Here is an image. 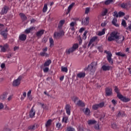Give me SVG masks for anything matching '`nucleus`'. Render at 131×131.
Wrapping results in <instances>:
<instances>
[{"label":"nucleus","mask_w":131,"mask_h":131,"mask_svg":"<svg viewBox=\"0 0 131 131\" xmlns=\"http://www.w3.org/2000/svg\"><path fill=\"white\" fill-rule=\"evenodd\" d=\"M124 37L122 35H120L119 33L114 31L110 34V36L107 38L108 41H115L117 43H121L124 40Z\"/></svg>","instance_id":"nucleus-1"},{"label":"nucleus","mask_w":131,"mask_h":131,"mask_svg":"<svg viewBox=\"0 0 131 131\" xmlns=\"http://www.w3.org/2000/svg\"><path fill=\"white\" fill-rule=\"evenodd\" d=\"M97 68H98V63L94 61L90 64L88 65V70L89 71V72H90V74H94V73L96 72Z\"/></svg>","instance_id":"nucleus-2"},{"label":"nucleus","mask_w":131,"mask_h":131,"mask_svg":"<svg viewBox=\"0 0 131 131\" xmlns=\"http://www.w3.org/2000/svg\"><path fill=\"white\" fill-rule=\"evenodd\" d=\"M64 35V31L62 29H60L59 28H57V32H55L53 34L54 38L56 39H58L61 37V36H63Z\"/></svg>","instance_id":"nucleus-3"},{"label":"nucleus","mask_w":131,"mask_h":131,"mask_svg":"<svg viewBox=\"0 0 131 131\" xmlns=\"http://www.w3.org/2000/svg\"><path fill=\"white\" fill-rule=\"evenodd\" d=\"M78 49V44L75 43L73 46L66 50V53L67 55H70V54L73 53L75 50Z\"/></svg>","instance_id":"nucleus-4"},{"label":"nucleus","mask_w":131,"mask_h":131,"mask_svg":"<svg viewBox=\"0 0 131 131\" xmlns=\"http://www.w3.org/2000/svg\"><path fill=\"white\" fill-rule=\"evenodd\" d=\"M22 78H23V77L20 76H19L16 79L14 80L12 83L13 86H19L21 83V80H22Z\"/></svg>","instance_id":"nucleus-5"},{"label":"nucleus","mask_w":131,"mask_h":131,"mask_svg":"<svg viewBox=\"0 0 131 131\" xmlns=\"http://www.w3.org/2000/svg\"><path fill=\"white\" fill-rule=\"evenodd\" d=\"M131 7V2L128 1L127 3H123L120 4V7L122 8V9H124V10H128L129 8Z\"/></svg>","instance_id":"nucleus-6"},{"label":"nucleus","mask_w":131,"mask_h":131,"mask_svg":"<svg viewBox=\"0 0 131 131\" xmlns=\"http://www.w3.org/2000/svg\"><path fill=\"white\" fill-rule=\"evenodd\" d=\"M107 54V60L108 61V62L111 64V65H113L114 64V61L113 59H112V53H111V52H106Z\"/></svg>","instance_id":"nucleus-7"},{"label":"nucleus","mask_w":131,"mask_h":131,"mask_svg":"<svg viewBox=\"0 0 131 131\" xmlns=\"http://www.w3.org/2000/svg\"><path fill=\"white\" fill-rule=\"evenodd\" d=\"M104 105L105 103L102 102L101 103H100L99 104L93 105L92 106V108L93 109V110H97L98 109H99V108H103V107H104Z\"/></svg>","instance_id":"nucleus-8"},{"label":"nucleus","mask_w":131,"mask_h":131,"mask_svg":"<svg viewBox=\"0 0 131 131\" xmlns=\"http://www.w3.org/2000/svg\"><path fill=\"white\" fill-rule=\"evenodd\" d=\"M42 50V52L40 53V56L41 57H49V54L47 53V52H48V47H45Z\"/></svg>","instance_id":"nucleus-9"},{"label":"nucleus","mask_w":131,"mask_h":131,"mask_svg":"<svg viewBox=\"0 0 131 131\" xmlns=\"http://www.w3.org/2000/svg\"><path fill=\"white\" fill-rule=\"evenodd\" d=\"M105 96L109 97L112 95V88L107 87L105 89Z\"/></svg>","instance_id":"nucleus-10"},{"label":"nucleus","mask_w":131,"mask_h":131,"mask_svg":"<svg viewBox=\"0 0 131 131\" xmlns=\"http://www.w3.org/2000/svg\"><path fill=\"white\" fill-rule=\"evenodd\" d=\"M0 48L2 52L3 53H6V52H7V50L9 49V45H8V43H6L4 46L1 45Z\"/></svg>","instance_id":"nucleus-11"},{"label":"nucleus","mask_w":131,"mask_h":131,"mask_svg":"<svg viewBox=\"0 0 131 131\" xmlns=\"http://www.w3.org/2000/svg\"><path fill=\"white\" fill-rule=\"evenodd\" d=\"M90 22V18L89 17H86L84 19L82 20V25L84 26L89 25V23Z\"/></svg>","instance_id":"nucleus-12"},{"label":"nucleus","mask_w":131,"mask_h":131,"mask_svg":"<svg viewBox=\"0 0 131 131\" xmlns=\"http://www.w3.org/2000/svg\"><path fill=\"white\" fill-rule=\"evenodd\" d=\"M33 106L31 108V110L30 111L29 116L30 118H33L34 117V116L35 115V111H34V108H33Z\"/></svg>","instance_id":"nucleus-13"},{"label":"nucleus","mask_w":131,"mask_h":131,"mask_svg":"<svg viewBox=\"0 0 131 131\" xmlns=\"http://www.w3.org/2000/svg\"><path fill=\"white\" fill-rule=\"evenodd\" d=\"M65 109L68 115H70L71 113V106H70L69 104H67L66 105Z\"/></svg>","instance_id":"nucleus-14"},{"label":"nucleus","mask_w":131,"mask_h":131,"mask_svg":"<svg viewBox=\"0 0 131 131\" xmlns=\"http://www.w3.org/2000/svg\"><path fill=\"white\" fill-rule=\"evenodd\" d=\"M112 68V67L106 65H103L101 67V69H102L103 71H109Z\"/></svg>","instance_id":"nucleus-15"},{"label":"nucleus","mask_w":131,"mask_h":131,"mask_svg":"<svg viewBox=\"0 0 131 131\" xmlns=\"http://www.w3.org/2000/svg\"><path fill=\"white\" fill-rule=\"evenodd\" d=\"M1 35L6 39L8 37V28L6 29V30L2 31L1 33Z\"/></svg>","instance_id":"nucleus-16"},{"label":"nucleus","mask_w":131,"mask_h":131,"mask_svg":"<svg viewBox=\"0 0 131 131\" xmlns=\"http://www.w3.org/2000/svg\"><path fill=\"white\" fill-rule=\"evenodd\" d=\"M45 33V30H40L36 32V35L37 37H41L42 35H43Z\"/></svg>","instance_id":"nucleus-17"},{"label":"nucleus","mask_w":131,"mask_h":131,"mask_svg":"<svg viewBox=\"0 0 131 131\" xmlns=\"http://www.w3.org/2000/svg\"><path fill=\"white\" fill-rule=\"evenodd\" d=\"M26 37H27L26 35H25L24 34H22L19 35V39L20 40H21L22 41H24L26 40Z\"/></svg>","instance_id":"nucleus-18"},{"label":"nucleus","mask_w":131,"mask_h":131,"mask_svg":"<svg viewBox=\"0 0 131 131\" xmlns=\"http://www.w3.org/2000/svg\"><path fill=\"white\" fill-rule=\"evenodd\" d=\"M38 126H37V124H34L33 125H31L30 126L28 127L29 129L31 130H34L35 128H37Z\"/></svg>","instance_id":"nucleus-19"},{"label":"nucleus","mask_w":131,"mask_h":131,"mask_svg":"<svg viewBox=\"0 0 131 131\" xmlns=\"http://www.w3.org/2000/svg\"><path fill=\"white\" fill-rule=\"evenodd\" d=\"M77 76L78 78H83L85 77V73L80 72L77 74Z\"/></svg>","instance_id":"nucleus-20"},{"label":"nucleus","mask_w":131,"mask_h":131,"mask_svg":"<svg viewBox=\"0 0 131 131\" xmlns=\"http://www.w3.org/2000/svg\"><path fill=\"white\" fill-rule=\"evenodd\" d=\"M34 29H35V28H34V27H31L29 28L28 29H27L25 31V33H27V34H28V33H30V32L31 31H32V30H33Z\"/></svg>","instance_id":"nucleus-21"},{"label":"nucleus","mask_w":131,"mask_h":131,"mask_svg":"<svg viewBox=\"0 0 131 131\" xmlns=\"http://www.w3.org/2000/svg\"><path fill=\"white\" fill-rule=\"evenodd\" d=\"M19 16L21 20H23V21H25L27 20V17L26 16V15H25L24 13H19Z\"/></svg>","instance_id":"nucleus-22"},{"label":"nucleus","mask_w":131,"mask_h":131,"mask_svg":"<svg viewBox=\"0 0 131 131\" xmlns=\"http://www.w3.org/2000/svg\"><path fill=\"white\" fill-rule=\"evenodd\" d=\"M77 105L78 106H79L80 107H84L85 106V104L83 102H82V101L81 100H79L77 102Z\"/></svg>","instance_id":"nucleus-23"},{"label":"nucleus","mask_w":131,"mask_h":131,"mask_svg":"<svg viewBox=\"0 0 131 131\" xmlns=\"http://www.w3.org/2000/svg\"><path fill=\"white\" fill-rule=\"evenodd\" d=\"M88 123L89 125H93V124H96L97 121L95 120H89L88 121Z\"/></svg>","instance_id":"nucleus-24"},{"label":"nucleus","mask_w":131,"mask_h":131,"mask_svg":"<svg viewBox=\"0 0 131 131\" xmlns=\"http://www.w3.org/2000/svg\"><path fill=\"white\" fill-rule=\"evenodd\" d=\"M112 24H113V25H114L115 26H116V27H118L119 26V25H118V24H116L117 23V18H114L112 21Z\"/></svg>","instance_id":"nucleus-25"},{"label":"nucleus","mask_w":131,"mask_h":131,"mask_svg":"<svg viewBox=\"0 0 131 131\" xmlns=\"http://www.w3.org/2000/svg\"><path fill=\"white\" fill-rule=\"evenodd\" d=\"M51 63H52V60H51V59L46 61L43 64V67L50 66Z\"/></svg>","instance_id":"nucleus-26"},{"label":"nucleus","mask_w":131,"mask_h":131,"mask_svg":"<svg viewBox=\"0 0 131 131\" xmlns=\"http://www.w3.org/2000/svg\"><path fill=\"white\" fill-rule=\"evenodd\" d=\"M8 12V7L5 6L2 10V14H7Z\"/></svg>","instance_id":"nucleus-27"},{"label":"nucleus","mask_w":131,"mask_h":131,"mask_svg":"<svg viewBox=\"0 0 131 131\" xmlns=\"http://www.w3.org/2000/svg\"><path fill=\"white\" fill-rule=\"evenodd\" d=\"M7 96H8V93H4L0 97L1 100H3V101L6 100L7 99Z\"/></svg>","instance_id":"nucleus-28"},{"label":"nucleus","mask_w":131,"mask_h":131,"mask_svg":"<svg viewBox=\"0 0 131 131\" xmlns=\"http://www.w3.org/2000/svg\"><path fill=\"white\" fill-rule=\"evenodd\" d=\"M64 23H65V20H60L58 24V28L62 29V27L63 26V25L64 24Z\"/></svg>","instance_id":"nucleus-29"},{"label":"nucleus","mask_w":131,"mask_h":131,"mask_svg":"<svg viewBox=\"0 0 131 131\" xmlns=\"http://www.w3.org/2000/svg\"><path fill=\"white\" fill-rule=\"evenodd\" d=\"M105 31H106V29H103L101 31H99L98 32V35L99 36H102V35H104V34H105Z\"/></svg>","instance_id":"nucleus-30"},{"label":"nucleus","mask_w":131,"mask_h":131,"mask_svg":"<svg viewBox=\"0 0 131 131\" xmlns=\"http://www.w3.org/2000/svg\"><path fill=\"white\" fill-rule=\"evenodd\" d=\"M73 6H74V3H72L69 6L68 8V12H67V15L70 13V11H71V9L73 8Z\"/></svg>","instance_id":"nucleus-31"},{"label":"nucleus","mask_w":131,"mask_h":131,"mask_svg":"<svg viewBox=\"0 0 131 131\" xmlns=\"http://www.w3.org/2000/svg\"><path fill=\"white\" fill-rule=\"evenodd\" d=\"M84 113L86 115H90V114H91V111L90 110V109L89 108H86L85 109V111L84 112Z\"/></svg>","instance_id":"nucleus-32"},{"label":"nucleus","mask_w":131,"mask_h":131,"mask_svg":"<svg viewBox=\"0 0 131 131\" xmlns=\"http://www.w3.org/2000/svg\"><path fill=\"white\" fill-rule=\"evenodd\" d=\"M97 40H98V36H94L90 39V41L92 43L94 42V41H97Z\"/></svg>","instance_id":"nucleus-33"},{"label":"nucleus","mask_w":131,"mask_h":131,"mask_svg":"<svg viewBox=\"0 0 131 131\" xmlns=\"http://www.w3.org/2000/svg\"><path fill=\"white\" fill-rule=\"evenodd\" d=\"M47 11H48V4H45L42 9V12L43 13H46Z\"/></svg>","instance_id":"nucleus-34"},{"label":"nucleus","mask_w":131,"mask_h":131,"mask_svg":"<svg viewBox=\"0 0 131 131\" xmlns=\"http://www.w3.org/2000/svg\"><path fill=\"white\" fill-rule=\"evenodd\" d=\"M51 124H52V120H51V119L48 120V121L46 123V127L50 126V125H51Z\"/></svg>","instance_id":"nucleus-35"},{"label":"nucleus","mask_w":131,"mask_h":131,"mask_svg":"<svg viewBox=\"0 0 131 131\" xmlns=\"http://www.w3.org/2000/svg\"><path fill=\"white\" fill-rule=\"evenodd\" d=\"M116 55L117 56H120V57H125V54L122 53L121 52H116Z\"/></svg>","instance_id":"nucleus-36"},{"label":"nucleus","mask_w":131,"mask_h":131,"mask_svg":"<svg viewBox=\"0 0 131 131\" xmlns=\"http://www.w3.org/2000/svg\"><path fill=\"white\" fill-rule=\"evenodd\" d=\"M107 13H108V9H105L102 12L101 16H106Z\"/></svg>","instance_id":"nucleus-37"},{"label":"nucleus","mask_w":131,"mask_h":131,"mask_svg":"<svg viewBox=\"0 0 131 131\" xmlns=\"http://www.w3.org/2000/svg\"><path fill=\"white\" fill-rule=\"evenodd\" d=\"M49 42L50 43V47H53L54 46V39L52 38H49Z\"/></svg>","instance_id":"nucleus-38"},{"label":"nucleus","mask_w":131,"mask_h":131,"mask_svg":"<svg viewBox=\"0 0 131 131\" xmlns=\"http://www.w3.org/2000/svg\"><path fill=\"white\" fill-rule=\"evenodd\" d=\"M61 71L67 73L68 72V69L67 67H61Z\"/></svg>","instance_id":"nucleus-39"},{"label":"nucleus","mask_w":131,"mask_h":131,"mask_svg":"<svg viewBox=\"0 0 131 131\" xmlns=\"http://www.w3.org/2000/svg\"><path fill=\"white\" fill-rule=\"evenodd\" d=\"M121 101H122L123 102H129V99L127 98L126 97H124L123 96V98H122V99H121Z\"/></svg>","instance_id":"nucleus-40"},{"label":"nucleus","mask_w":131,"mask_h":131,"mask_svg":"<svg viewBox=\"0 0 131 131\" xmlns=\"http://www.w3.org/2000/svg\"><path fill=\"white\" fill-rule=\"evenodd\" d=\"M62 121L64 122V123H67L68 121V117H63L62 118Z\"/></svg>","instance_id":"nucleus-41"},{"label":"nucleus","mask_w":131,"mask_h":131,"mask_svg":"<svg viewBox=\"0 0 131 131\" xmlns=\"http://www.w3.org/2000/svg\"><path fill=\"white\" fill-rule=\"evenodd\" d=\"M112 2H113V0H107L105 2V5H110V4L112 3Z\"/></svg>","instance_id":"nucleus-42"},{"label":"nucleus","mask_w":131,"mask_h":131,"mask_svg":"<svg viewBox=\"0 0 131 131\" xmlns=\"http://www.w3.org/2000/svg\"><path fill=\"white\" fill-rule=\"evenodd\" d=\"M66 131H75V129L71 127H68Z\"/></svg>","instance_id":"nucleus-43"},{"label":"nucleus","mask_w":131,"mask_h":131,"mask_svg":"<svg viewBox=\"0 0 131 131\" xmlns=\"http://www.w3.org/2000/svg\"><path fill=\"white\" fill-rule=\"evenodd\" d=\"M86 34H88V31H85L83 35V39H86Z\"/></svg>","instance_id":"nucleus-44"},{"label":"nucleus","mask_w":131,"mask_h":131,"mask_svg":"<svg viewBox=\"0 0 131 131\" xmlns=\"http://www.w3.org/2000/svg\"><path fill=\"white\" fill-rule=\"evenodd\" d=\"M108 20H106L105 21H104V23H102L101 24V26H102V27H104L105 25H107V23H108Z\"/></svg>","instance_id":"nucleus-45"},{"label":"nucleus","mask_w":131,"mask_h":131,"mask_svg":"<svg viewBox=\"0 0 131 131\" xmlns=\"http://www.w3.org/2000/svg\"><path fill=\"white\" fill-rule=\"evenodd\" d=\"M112 127L113 128H114V129H115V128H118V127L117 126V125H116V123H113V124H112Z\"/></svg>","instance_id":"nucleus-46"},{"label":"nucleus","mask_w":131,"mask_h":131,"mask_svg":"<svg viewBox=\"0 0 131 131\" xmlns=\"http://www.w3.org/2000/svg\"><path fill=\"white\" fill-rule=\"evenodd\" d=\"M122 25L124 26V27H126V22L124 19H123L122 21Z\"/></svg>","instance_id":"nucleus-47"},{"label":"nucleus","mask_w":131,"mask_h":131,"mask_svg":"<svg viewBox=\"0 0 131 131\" xmlns=\"http://www.w3.org/2000/svg\"><path fill=\"white\" fill-rule=\"evenodd\" d=\"M117 97L119 99H120V100H122V98H123V96H122V95H121L120 93H118Z\"/></svg>","instance_id":"nucleus-48"},{"label":"nucleus","mask_w":131,"mask_h":131,"mask_svg":"<svg viewBox=\"0 0 131 131\" xmlns=\"http://www.w3.org/2000/svg\"><path fill=\"white\" fill-rule=\"evenodd\" d=\"M118 15H119V17H121V16H124L125 14L123 12L120 11L118 13Z\"/></svg>","instance_id":"nucleus-49"},{"label":"nucleus","mask_w":131,"mask_h":131,"mask_svg":"<svg viewBox=\"0 0 131 131\" xmlns=\"http://www.w3.org/2000/svg\"><path fill=\"white\" fill-rule=\"evenodd\" d=\"M43 71L45 73H47V72H49V67H46L43 69Z\"/></svg>","instance_id":"nucleus-50"},{"label":"nucleus","mask_w":131,"mask_h":131,"mask_svg":"<svg viewBox=\"0 0 131 131\" xmlns=\"http://www.w3.org/2000/svg\"><path fill=\"white\" fill-rule=\"evenodd\" d=\"M113 16L114 17H116V18H118V16H119V14H118V13H117V11H115L114 12V14H113Z\"/></svg>","instance_id":"nucleus-51"},{"label":"nucleus","mask_w":131,"mask_h":131,"mask_svg":"<svg viewBox=\"0 0 131 131\" xmlns=\"http://www.w3.org/2000/svg\"><path fill=\"white\" fill-rule=\"evenodd\" d=\"M89 12H90V8L89 7L86 8L85 10V14H89Z\"/></svg>","instance_id":"nucleus-52"},{"label":"nucleus","mask_w":131,"mask_h":131,"mask_svg":"<svg viewBox=\"0 0 131 131\" xmlns=\"http://www.w3.org/2000/svg\"><path fill=\"white\" fill-rule=\"evenodd\" d=\"M62 126V125L60 123H57L56 124V127L59 129Z\"/></svg>","instance_id":"nucleus-53"},{"label":"nucleus","mask_w":131,"mask_h":131,"mask_svg":"<svg viewBox=\"0 0 131 131\" xmlns=\"http://www.w3.org/2000/svg\"><path fill=\"white\" fill-rule=\"evenodd\" d=\"M115 92L117 93V94H119V89L117 88V86L115 87Z\"/></svg>","instance_id":"nucleus-54"},{"label":"nucleus","mask_w":131,"mask_h":131,"mask_svg":"<svg viewBox=\"0 0 131 131\" xmlns=\"http://www.w3.org/2000/svg\"><path fill=\"white\" fill-rule=\"evenodd\" d=\"M117 116L118 117H119L120 116H124V113L122 114L121 112H119V113H118V114L117 115Z\"/></svg>","instance_id":"nucleus-55"},{"label":"nucleus","mask_w":131,"mask_h":131,"mask_svg":"<svg viewBox=\"0 0 131 131\" xmlns=\"http://www.w3.org/2000/svg\"><path fill=\"white\" fill-rule=\"evenodd\" d=\"M105 117V113H102L100 115V119H102V118H104Z\"/></svg>","instance_id":"nucleus-56"},{"label":"nucleus","mask_w":131,"mask_h":131,"mask_svg":"<svg viewBox=\"0 0 131 131\" xmlns=\"http://www.w3.org/2000/svg\"><path fill=\"white\" fill-rule=\"evenodd\" d=\"M94 128L95 129H100V126L98 124H96L95 125Z\"/></svg>","instance_id":"nucleus-57"},{"label":"nucleus","mask_w":131,"mask_h":131,"mask_svg":"<svg viewBox=\"0 0 131 131\" xmlns=\"http://www.w3.org/2000/svg\"><path fill=\"white\" fill-rule=\"evenodd\" d=\"M4 104H3V103H0V110L4 109Z\"/></svg>","instance_id":"nucleus-58"},{"label":"nucleus","mask_w":131,"mask_h":131,"mask_svg":"<svg viewBox=\"0 0 131 131\" xmlns=\"http://www.w3.org/2000/svg\"><path fill=\"white\" fill-rule=\"evenodd\" d=\"M38 105H40V106H41L42 108H43V109H45V104L41 103V102H39Z\"/></svg>","instance_id":"nucleus-59"},{"label":"nucleus","mask_w":131,"mask_h":131,"mask_svg":"<svg viewBox=\"0 0 131 131\" xmlns=\"http://www.w3.org/2000/svg\"><path fill=\"white\" fill-rule=\"evenodd\" d=\"M28 99L31 101L32 100V95H27Z\"/></svg>","instance_id":"nucleus-60"},{"label":"nucleus","mask_w":131,"mask_h":131,"mask_svg":"<svg viewBox=\"0 0 131 131\" xmlns=\"http://www.w3.org/2000/svg\"><path fill=\"white\" fill-rule=\"evenodd\" d=\"M112 103L115 106L117 103L116 102V101L114 99L112 100Z\"/></svg>","instance_id":"nucleus-61"},{"label":"nucleus","mask_w":131,"mask_h":131,"mask_svg":"<svg viewBox=\"0 0 131 131\" xmlns=\"http://www.w3.org/2000/svg\"><path fill=\"white\" fill-rule=\"evenodd\" d=\"M83 31H84V28H81L79 29V32H80V33H81V32H83Z\"/></svg>","instance_id":"nucleus-62"},{"label":"nucleus","mask_w":131,"mask_h":131,"mask_svg":"<svg viewBox=\"0 0 131 131\" xmlns=\"http://www.w3.org/2000/svg\"><path fill=\"white\" fill-rule=\"evenodd\" d=\"M77 100H78V98L77 97H74V99H73L74 103H76V101H77Z\"/></svg>","instance_id":"nucleus-63"},{"label":"nucleus","mask_w":131,"mask_h":131,"mask_svg":"<svg viewBox=\"0 0 131 131\" xmlns=\"http://www.w3.org/2000/svg\"><path fill=\"white\" fill-rule=\"evenodd\" d=\"M4 131H11V129L9 128H5Z\"/></svg>","instance_id":"nucleus-64"}]
</instances>
